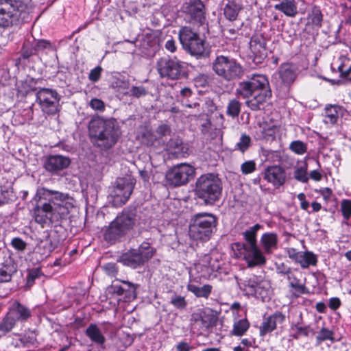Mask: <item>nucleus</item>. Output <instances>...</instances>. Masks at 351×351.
Masks as SVG:
<instances>
[{"label": "nucleus", "mask_w": 351, "mask_h": 351, "mask_svg": "<svg viewBox=\"0 0 351 351\" xmlns=\"http://www.w3.org/2000/svg\"><path fill=\"white\" fill-rule=\"evenodd\" d=\"M237 93L247 99L245 104L254 111L261 110L271 97L269 81L263 75H253L249 80L240 82Z\"/></svg>", "instance_id": "f257e3e1"}, {"label": "nucleus", "mask_w": 351, "mask_h": 351, "mask_svg": "<svg viewBox=\"0 0 351 351\" xmlns=\"http://www.w3.org/2000/svg\"><path fill=\"white\" fill-rule=\"evenodd\" d=\"M88 132L95 144L104 149H109L117 142L121 132L114 119H104L100 117L93 118L88 124Z\"/></svg>", "instance_id": "f03ea898"}, {"label": "nucleus", "mask_w": 351, "mask_h": 351, "mask_svg": "<svg viewBox=\"0 0 351 351\" xmlns=\"http://www.w3.org/2000/svg\"><path fill=\"white\" fill-rule=\"evenodd\" d=\"M197 197L206 204H212L221 197L222 182L215 174L206 173L199 176L195 182L194 189Z\"/></svg>", "instance_id": "7ed1b4c3"}, {"label": "nucleus", "mask_w": 351, "mask_h": 351, "mask_svg": "<svg viewBox=\"0 0 351 351\" xmlns=\"http://www.w3.org/2000/svg\"><path fill=\"white\" fill-rule=\"evenodd\" d=\"M216 217L208 213H199L191 219L189 234L195 241H206L210 239L217 226Z\"/></svg>", "instance_id": "20e7f679"}, {"label": "nucleus", "mask_w": 351, "mask_h": 351, "mask_svg": "<svg viewBox=\"0 0 351 351\" xmlns=\"http://www.w3.org/2000/svg\"><path fill=\"white\" fill-rule=\"evenodd\" d=\"M28 6L20 0H0V27L16 25Z\"/></svg>", "instance_id": "39448f33"}, {"label": "nucleus", "mask_w": 351, "mask_h": 351, "mask_svg": "<svg viewBox=\"0 0 351 351\" xmlns=\"http://www.w3.org/2000/svg\"><path fill=\"white\" fill-rule=\"evenodd\" d=\"M136 215L132 211L124 210L112 221L105 230L106 241H114L132 229L136 223Z\"/></svg>", "instance_id": "423d86ee"}, {"label": "nucleus", "mask_w": 351, "mask_h": 351, "mask_svg": "<svg viewBox=\"0 0 351 351\" xmlns=\"http://www.w3.org/2000/svg\"><path fill=\"white\" fill-rule=\"evenodd\" d=\"M212 69L216 75L226 81L239 79L243 73L242 66L235 59L223 55L215 58Z\"/></svg>", "instance_id": "0eeeda50"}, {"label": "nucleus", "mask_w": 351, "mask_h": 351, "mask_svg": "<svg viewBox=\"0 0 351 351\" xmlns=\"http://www.w3.org/2000/svg\"><path fill=\"white\" fill-rule=\"evenodd\" d=\"M154 249L148 243H143L138 249H132L123 254L119 261L133 269L143 265L154 254Z\"/></svg>", "instance_id": "6e6552de"}, {"label": "nucleus", "mask_w": 351, "mask_h": 351, "mask_svg": "<svg viewBox=\"0 0 351 351\" xmlns=\"http://www.w3.org/2000/svg\"><path fill=\"white\" fill-rule=\"evenodd\" d=\"M195 173V168L187 163H180L173 166L165 175L166 183L171 186H180L186 184Z\"/></svg>", "instance_id": "1a4fd4ad"}, {"label": "nucleus", "mask_w": 351, "mask_h": 351, "mask_svg": "<svg viewBox=\"0 0 351 351\" xmlns=\"http://www.w3.org/2000/svg\"><path fill=\"white\" fill-rule=\"evenodd\" d=\"M60 95L54 89L43 88L38 90L36 99L42 111L47 115L59 112Z\"/></svg>", "instance_id": "9d476101"}, {"label": "nucleus", "mask_w": 351, "mask_h": 351, "mask_svg": "<svg viewBox=\"0 0 351 351\" xmlns=\"http://www.w3.org/2000/svg\"><path fill=\"white\" fill-rule=\"evenodd\" d=\"M135 185V180L132 178H120L115 182L110 196L112 204L121 206L129 199Z\"/></svg>", "instance_id": "9b49d317"}, {"label": "nucleus", "mask_w": 351, "mask_h": 351, "mask_svg": "<svg viewBox=\"0 0 351 351\" xmlns=\"http://www.w3.org/2000/svg\"><path fill=\"white\" fill-rule=\"evenodd\" d=\"M243 286L247 294L260 298L263 301L269 298L270 282L261 276H253L249 278L245 281Z\"/></svg>", "instance_id": "f8f14e48"}, {"label": "nucleus", "mask_w": 351, "mask_h": 351, "mask_svg": "<svg viewBox=\"0 0 351 351\" xmlns=\"http://www.w3.org/2000/svg\"><path fill=\"white\" fill-rule=\"evenodd\" d=\"M156 67L160 77L177 80L183 72L184 63L176 58H161L158 60Z\"/></svg>", "instance_id": "ddd939ff"}, {"label": "nucleus", "mask_w": 351, "mask_h": 351, "mask_svg": "<svg viewBox=\"0 0 351 351\" xmlns=\"http://www.w3.org/2000/svg\"><path fill=\"white\" fill-rule=\"evenodd\" d=\"M37 195L39 199L48 201L47 203H50V204H53L57 207L62 208L64 210L60 212L61 214L69 212V206L71 204L69 201L72 200L69 194L46 188H41L38 191Z\"/></svg>", "instance_id": "4468645a"}, {"label": "nucleus", "mask_w": 351, "mask_h": 351, "mask_svg": "<svg viewBox=\"0 0 351 351\" xmlns=\"http://www.w3.org/2000/svg\"><path fill=\"white\" fill-rule=\"evenodd\" d=\"M263 175L265 180L277 189L284 185L287 180L285 169L279 165H272L267 167Z\"/></svg>", "instance_id": "2eb2a0df"}, {"label": "nucleus", "mask_w": 351, "mask_h": 351, "mask_svg": "<svg viewBox=\"0 0 351 351\" xmlns=\"http://www.w3.org/2000/svg\"><path fill=\"white\" fill-rule=\"evenodd\" d=\"M286 252L289 258L298 263L303 269H306L310 265L315 266L317 264V258L311 252H298L293 247L287 248Z\"/></svg>", "instance_id": "dca6fc26"}, {"label": "nucleus", "mask_w": 351, "mask_h": 351, "mask_svg": "<svg viewBox=\"0 0 351 351\" xmlns=\"http://www.w3.org/2000/svg\"><path fill=\"white\" fill-rule=\"evenodd\" d=\"M244 258L250 267L264 265L266 263V258L263 252L258 248L257 245L245 246L243 245Z\"/></svg>", "instance_id": "f3484780"}, {"label": "nucleus", "mask_w": 351, "mask_h": 351, "mask_svg": "<svg viewBox=\"0 0 351 351\" xmlns=\"http://www.w3.org/2000/svg\"><path fill=\"white\" fill-rule=\"evenodd\" d=\"M70 162V159L68 157L51 155L46 158L44 167L47 171L56 173L68 167Z\"/></svg>", "instance_id": "a211bd4d"}, {"label": "nucleus", "mask_w": 351, "mask_h": 351, "mask_svg": "<svg viewBox=\"0 0 351 351\" xmlns=\"http://www.w3.org/2000/svg\"><path fill=\"white\" fill-rule=\"evenodd\" d=\"M217 317L212 313L206 311L193 313L191 318L193 326H199L202 330L213 327L217 322Z\"/></svg>", "instance_id": "6ab92c4d"}, {"label": "nucleus", "mask_w": 351, "mask_h": 351, "mask_svg": "<svg viewBox=\"0 0 351 351\" xmlns=\"http://www.w3.org/2000/svg\"><path fill=\"white\" fill-rule=\"evenodd\" d=\"M53 215V208L50 203L36 206L34 209V218L36 223L43 226L48 221H51Z\"/></svg>", "instance_id": "aec40b11"}, {"label": "nucleus", "mask_w": 351, "mask_h": 351, "mask_svg": "<svg viewBox=\"0 0 351 351\" xmlns=\"http://www.w3.org/2000/svg\"><path fill=\"white\" fill-rule=\"evenodd\" d=\"M285 319V315L280 312H276L264 319L261 324L259 331L261 336L274 330L278 324H282Z\"/></svg>", "instance_id": "412c9836"}, {"label": "nucleus", "mask_w": 351, "mask_h": 351, "mask_svg": "<svg viewBox=\"0 0 351 351\" xmlns=\"http://www.w3.org/2000/svg\"><path fill=\"white\" fill-rule=\"evenodd\" d=\"M7 313L16 322L25 321L31 316L30 310L18 301H14L10 305Z\"/></svg>", "instance_id": "4be33fe9"}, {"label": "nucleus", "mask_w": 351, "mask_h": 351, "mask_svg": "<svg viewBox=\"0 0 351 351\" xmlns=\"http://www.w3.org/2000/svg\"><path fill=\"white\" fill-rule=\"evenodd\" d=\"M204 5L201 0H190L185 4V12L199 23L204 19Z\"/></svg>", "instance_id": "5701e85b"}, {"label": "nucleus", "mask_w": 351, "mask_h": 351, "mask_svg": "<svg viewBox=\"0 0 351 351\" xmlns=\"http://www.w3.org/2000/svg\"><path fill=\"white\" fill-rule=\"evenodd\" d=\"M298 75V67L291 63L282 64L279 69V75L286 85L293 83Z\"/></svg>", "instance_id": "b1692460"}, {"label": "nucleus", "mask_w": 351, "mask_h": 351, "mask_svg": "<svg viewBox=\"0 0 351 351\" xmlns=\"http://www.w3.org/2000/svg\"><path fill=\"white\" fill-rule=\"evenodd\" d=\"M324 16L320 8L317 5H313L308 11L307 14V22L306 25L312 29H318L322 27Z\"/></svg>", "instance_id": "393cba45"}, {"label": "nucleus", "mask_w": 351, "mask_h": 351, "mask_svg": "<svg viewBox=\"0 0 351 351\" xmlns=\"http://www.w3.org/2000/svg\"><path fill=\"white\" fill-rule=\"evenodd\" d=\"M250 47L256 58H263L266 55L265 38L262 35L253 36L250 43Z\"/></svg>", "instance_id": "a878e982"}, {"label": "nucleus", "mask_w": 351, "mask_h": 351, "mask_svg": "<svg viewBox=\"0 0 351 351\" xmlns=\"http://www.w3.org/2000/svg\"><path fill=\"white\" fill-rule=\"evenodd\" d=\"M278 132L276 125L268 123L266 121L259 124L256 136L258 139L270 140L275 138L276 133Z\"/></svg>", "instance_id": "bb28decb"}, {"label": "nucleus", "mask_w": 351, "mask_h": 351, "mask_svg": "<svg viewBox=\"0 0 351 351\" xmlns=\"http://www.w3.org/2000/svg\"><path fill=\"white\" fill-rule=\"evenodd\" d=\"M274 8L288 17H295L298 12L295 0H282L280 3L275 4Z\"/></svg>", "instance_id": "cd10ccee"}, {"label": "nucleus", "mask_w": 351, "mask_h": 351, "mask_svg": "<svg viewBox=\"0 0 351 351\" xmlns=\"http://www.w3.org/2000/svg\"><path fill=\"white\" fill-rule=\"evenodd\" d=\"M326 114L325 122L332 125L337 122L339 116H343L344 108L339 105L327 104L324 108Z\"/></svg>", "instance_id": "c85d7f7f"}, {"label": "nucleus", "mask_w": 351, "mask_h": 351, "mask_svg": "<svg viewBox=\"0 0 351 351\" xmlns=\"http://www.w3.org/2000/svg\"><path fill=\"white\" fill-rule=\"evenodd\" d=\"M242 5L239 1L228 0L223 7V15L230 21H235L238 16Z\"/></svg>", "instance_id": "c756f323"}, {"label": "nucleus", "mask_w": 351, "mask_h": 351, "mask_svg": "<svg viewBox=\"0 0 351 351\" xmlns=\"http://www.w3.org/2000/svg\"><path fill=\"white\" fill-rule=\"evenodd\" d=\"M261 242L264 251L267 254H271L278 247V236L276 233L268 232L262 235Z\"/></svg>", "instance_id": "7c9ffc66"}, {"label": "nucleus", "mask_w": 351, "mask_h": 351, "mask_svg": "<svg viewBox=\"0 0 351 351\" xmlns=\"http://www.w3.org/2000/svg\"><path fill=\"white\" fill-rule=\"evenodd\" d=\"M86 335L93 341V343L98 345H103L106 341V338L102 334L101 330L95 324H90L85 331Z\"/></svg>", "instance_id": "2f4dec72"}, {"label": "nucleus", "mask_w": 351, "mask_h": 351, "mask_svg": "<svg viewBox=\"0 0 351 351\" xmlns=\"http://www.w3.org/2000/svg\"><path fill=\"white\" fill-rule=\"evenodd\" d=\"M192 56L202 57L206 54L205 41L199 36L190 45L184 48Z\"/></svg>", "instance_id": "473e14b6"}, {"label": "nucleus", "mask_w": 351, "mask_h": 351, "mask_svg": "<svg viewBox=\"0 0 351 351\" xmlns=\"http://www.w3.org/2000/svg\"><path fill=\"white\" fill-rule=\"evenodd\" d=\"M16 272V266L12 262H6L0 267V283L10 282Z\"/></svg>", "instance_id": "72a5a7b5"}, {"label": "nucleus", "mask_w": 351, "mask_h": 351, "mask_svg": "<svg viewBox=\"0 0 351 351\" xmlns=\"http://www.w3.org/2000/svg\"><path fill=\"white\" fill-rule=\"evenodd\" d=\"M300 273L298 270H293L289 274L287 280L289 282V286L295 290V292L302 294L306 293V287L302 283L301 280L299 278Z\"/></svg>", "instance_id": "f704fd0d"}, {"label": "nucleus", "mask_w": 351, "mask_h": 351, "mask_svg": "<svg viewBox=\"0 0 351 351\" xmlns=\"http://www.w3.org/2000/svg\"><path fill=\"white\" fill-rule=\"evenodd\" d=\"M198 37L199 35L189 27H183L179 31V39L184 49Z\"/></svg>", "instance_id": "c9c22d12"}, {"label": "nucleus", "mask_w": 351, "mask_h": 351, "mask_svg": "<svg viewBox=\"0 0 351 351\" xmlns=\"http://www.w3.org/2000/svg\"><path fill=\"white\" fill-rule=\"evenodd\" d=\"M213 259L208 254H204L199 259L198 263L195 265L197 269L200 268L202 271L206 273L213 272L219 268L218 265H215L212 263Z\"/></svg>", "instance_id": "e433bc0d"}, {"label": "nucleus", "mask_w": 351, "mask_h": 351, "mask_svg": "<svg viewBox=\"0 0 351 351\" xmlns=\"http://www.w3.org/2000/svg\"><path fill=\"white\" fill-rule=\"evenodd\" d=\"M187 290L193 293L197 298H208L210 295L213 287L210 285H204L199 287L194 284H189L187 285Z\"/></svg>", "instance_id": "4c0bfd02"}, {"label": "nucleus", "mask_w": 351, "mask_h": 351, "mask_svg": "<svg viewBox=\"0 0 351 351\" xmlns=\"http://www.w3.org/2000/svg\"><path fill=\"white\" fill-rule=\"evenodd\" d=\"M261 226L258 223L255 224L254 226L250 227L247 230L243 232V235L244 237L245 240L247 242V244H243L245 246H254L256 245V234L257 232L261 229Z\"/></svg>", "instance_id": "58836bf2"}, {"label": "nucleus", "mask_w": 351, "mask_h": 351, "mask_svg": "<svg viewBox=\"0 0 351 351\" xmlns=\"http://www.w3.org/2000/svg\"><path fill=\"white\" fill-rule=\"evenodd\" d=\"M137 138L147 146L152 145L156 140V136L147 128H141L137 134Z\"/></svg>", "instance_id": "ea45409f"}, {"label": "nucleus", "mask_w": 351, "mask_h": 351, "mask_svg": "<svg viewBox=\"0 0 351 351\" xmlns=\"http://www.w3.org/2000/svg\"><path fill=\"white\" fill-rule=\"evenodd\" d=\"M307 171L308 165L306 162H302L301 165H298L294 171V178L303 183L308 182L309 177Z\"/></svg>", "instance_id": "a19ab883"}, {"label": "nucleus", "mask_w": 351, "mask_h": 351, "mask_svg": "<svg viewBox=\"0 0 351 351\" xmlns=\"http://www.w3.org/2000/svg\"><path fill=\"white\" fill-rule=\"evenodd\" d=\"M14 197L13 189L10 184L0 186V203L1 206L8 204Z\"/></svg>", "instance_id": "79ce46f5"}, {"label": "nucleus", "mask_w": 351, "mask_h": 351, "mask_svg": "<svg viewBox=\"0 0 351 351\" xmlns=\"http://www.w3.org/2000/svg\"><path fill=\"white\" fill-rule=\"evenodd\" d=\"M167 151L172 154L178 156L183 153L182 142L178 138H171L167 144Z\"/></svg>", "instance_id": "37998d69"}, {"label": "nucleus", "mask_w": 351, "mask_h": 351, "mask_svg": "<svg viewBox=\"0 0 351 351\" xmlns=\"http://www.w3.org/2000/svg\"><path fill=\"white\" fill-rule=\"evenodd\" d=\"M241 102L233 99L229 101L226 108V114L232 118L237 117L241 112Z\"/></svg>", "instance_id": "c03bdc74"}, {"label": "nucleus", "mask_w": 351, "mask_h": 351, "mask_svg": "<svg viewBox=\"0 0 351 351\" xmlns=\"http://www.w3.org/2000/svg\"><path fill=\"white\" fill-rule=\"evenodd\" d=\"M16 322L8 313L0 322V332L2 335L10 332L15 326Z\"/></svg>", "instance_id": "a18cd8bd"}, {"label": "nucleus", "mask_w": 351, "mask_h": 351, "mask_svg": "<svg viewBox=\"0 0 351 351\" xmlns=\"http://www.w3.org/2000/svg\"><path fill=\"white\" fill-rule=\"evenodd\" d=\"M250 324L246 319H240L234 322L232 334L235 336H242L249 328Z\"/></svg>", "instance_id": "49530a36"}, {"label": "nucleus", "mask_w": 351, "mask_h": 351, "mask_svg": "<svg viewBox=\"0 0 351 351\" xmlns=\"http://www.w3.org/2000/svg\"><path fill=\"white\" fill-rule=\"evenodd\" d=\"M292 330L294 331L293 337L295 339L301 337H308L310 333L314 334L313 329L309 326H302L295 325L292 327Z\"/></svg>", "instance_id": "de8ad7c7"}, {"label": "nucleus", "mask_w": 351, "mask_h": 351, "mask_svg": "<svg viewBox=\"0 0 351 351\" xmlns=\"http://www.w3.org/2000/svg\"><path fill=\"white\" fill-rule=\"evenodd\" d=\"M340 64L338 66V70L341 75L346 77L351 73V60L342 57L340 58Z\"/></svg>", "instance_id": "09e8293b"}, {"label": "nucleus", "mask_w": 351, "mask_h": 351, "mask_svg": "<svg viewBox=\"0 0 351 351\" xmlns=\"http://www.w3.org/2000/svg\"><path fill=\"white\" fill-rule=\"evenodd\" d=\"M50 248L51 247L49 246L48 243L41 241L37 245L35 250V254H40V259L43 260L49 255L51 252Z\"/></svg>", "instance_id": "8fccbe9b"}, {"label": "nucleus", "mask_w": 351, "mask_h": 351, "mask_svg": "<svg viewBox=\"0 0 351 351\" xmlns=\"http://www.w3.org/2000/svg\"><path fill=\"white\" fill-rule=\"evenodd\" d=\"M333 332L330 330H328L326 328H322L319 332L317 336L316 337L317 344H320L322 342L326 340H330L333 341Z\"/></svg>", "instance_id": "3c124183"}, {"label": "nucleus", "mask_w": 351, "mask_h": 351, "mask_svg": "<svg viewBox=\"0 0 351 351\" xmlns=\"http://www.w3.org/2000/svg\"><path fill=\"white\" fill-rule=\"evenodd\" d=\"M290 149L299 155H302L306 152V145L301 141H294L289 145Z\"/></svg>", "instance_id": "603ef678"}, {"label": "nucleus", "mask_w": 351, "mask_h": 351, "mask_svg": "<svg viewBox=\"0 0 351 351\" xmlns=\"http://www.w3.org/2000/svg\"><path fill=\"white\" fill-rule=\"evenodd\" d=\"M251 145V138L246 134H242L239 141L237 143V148L242 153L245 152Z\"/></svg>", "instance_id": "864d4df0"}, {"label": "nucleus", "mask_w": 351, "mask_h": 351, "mask_svg": "<svg viewBox=\"0 0 351 351\" xmlns=\"http://www.w3.org/2000/svg\"><path fill=\"white\" fill-rule=\"evenodd\" d=\"M51 43L47 40H38L34 44L32 49L34 52H38L45 49H51Z\"/></svg>", "instance_id": "5fc2aeb1"}, {"label": "nucleus", "mask_w": 351, "mask_h": 351, "mask_svg": "<svg viewBox=\"0 0 351 351\" xmlns=\"http://www.w3.org/2000/svg\"><path fill=\"white\" fill-rule=\"evenodd\" d=\"M341 210L345 219L351 217V200L344 199L341 204Z\"/></svg>", "instance_id": "6e6d98bb"}, {"label": "nucleus", "mask_w": 351, "mask_h": 351, "mask_svg": "<svg viewBox=\"0 0 351 351\" xmlns=\"http://www.w3.org/2000/svg\"><path fill=\"white\" fill-rule=\"evenodd\" d=\"M171 304L177 308L184 309L186 308L187 303L185 298L181 295H175L171 298Z\"/></svg>", "instance_id": "4d7b16f0"}, {"label": "nucleus", "mask_w": 351, "mask_h": 351, "mask_svg": "<svg viewBox=\"0 0 351 351\" xmlns=\"http://www.w3.org/2000/svg\"><path fill=\"white\" fill-rule=\"evenodd\" d=\"M241 170L243 174H250L256 170V163L254 160H248L241 165Z\"/></svg>", "instance_id": "13d9d810"}, {"label": "nucleus", "mask_w": 351, "mask_h": 351, "mask_svg": "<svg viewBox=\"0 0 351 351\" xmlns=\"http://www.w3.org/2000/svg\"><path fill=\"white\" fill-rule=\"evenodd\" d=\"M121 282L123 285L124 293L129 298L135 297L136 286L129 281L123 280Z\"/></svg>", "instance_id": "bf43d9fd"}, {"label": "nucleus", "mask_w": 351, "mask_h": 351, "mask_svg": "<svg viewBox=\"0 0 351 351\" xmlns=\"http://www.w3.org/2000/svg\"><path fill=\"white\" fill-rule=\"evenodd\" d=\"M89 106L93 110L99 112H104L105 110L104 102L97 98H93L89 102Z\"/></svg>", "instance_id": "052dcab7"}, {"label": "nucleus", "mask_w": 351, "mask_h": 351, "mask_svg": "<svg viewBox=\"0 0 351 351\" xmlns=\"http://www.w3.org/2000/svg\"><path fill=\"white\" fill-rule=\"evenodd\" d=\"M147 94V89L143 86H132L130 89V95L134 97L139 98Z\"/></svg>", "instance_id": "680f3d73"}, {"label": "nucleus", "mask_w": 351, "mask_h": 351, "mask_svg": "<svg viewBox=\"0 0 351 351\" xmlns=\"http://www.w3.org/2000/svg\"><path fill=\"white\" fill-rule=\"evenodd\" d=\"M42 273L39 268H34L29 270L28 276H27V284L29 285H32L35 279L39 278L41 276Z\"/></svg>", "instance_id": "e2e57ef3"}, {"label": "nucleus", "mask_w": 351, "mask_h": 351, "mask_svg": "<svg viewBox=\"0 0 351 351\" xmlns=\"http://www.w3.org/2000/svg\"><path fill=\"white\" fill-rule=\"evenodd\" d=\"M11 244L12 247L18 251L23 252L25 250L26 243L19 237H15L12 240Z\"/></svg>", "instance_id": "0e129e2a"}, {"label": "nucleus", "mask_w": 351, "mask_h": 351, "mask_svg": "<svg viewBox=\"0 0 351 351\" xmlns=\"http://www.w3.org/2000/svg\"><path fill=\"white\" fill-rule=\"evenodd\" d=\"M103 269L106 273V274H108L110 276H114L118 272L117 265L114 263H109L105 264L103 266Z\"/></svg>", "instance_id": "69168bd1"}, {"label": "nucleus", "mask_w": 351, "mask_h": 351, "mask_svg": "<svg viewBox=\"0 0 351 351\" xmlns=\"http://www.w3.org/2000/svg\"><path fill=\"white\" fill-rule=\"evenodd\" d=\"M102 69L101 66H98L95 67V69H92L90 71L88 78L91 82H97L100 77H101V73Z\"/></svg>", "instance_id": "338daca9"}, {"label": "nucleus", "mask_w": 351, "mask_h": 351, "mask_svg": "<svg viewBox=\"0 0 351 351\" xmlns=\"http://www.w3.org/2000/svg\"><path fill=\"white\" fill-rule=\"evenodd\" d=\"M156 132L159 137H162L169 135L171 133V129L168 125L162 124L158 127Z\"/></svg>", "instance_id": "774afa93"}]
</instances>
